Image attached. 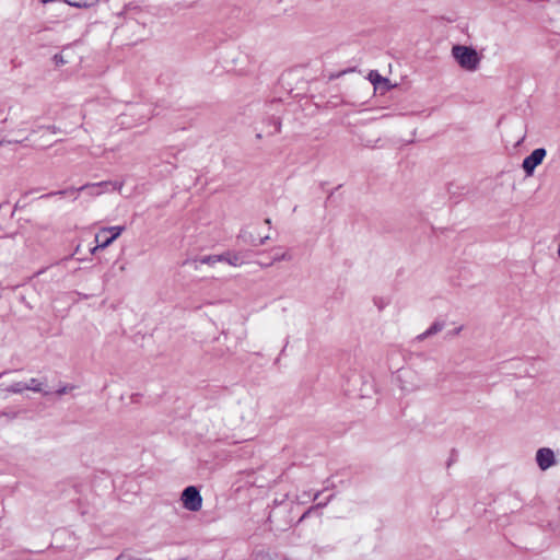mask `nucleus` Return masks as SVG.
I'll use <instances>...</instances> for the list:
<instances>
[{"mask_svg": "<svg viewBox=\"0 0 560 560\" xmlns=\"http://www.w3.org/2000/svg\"><path fill=\"white\" fill-rule=\"evenodd\" d=\"M221 261H225L231 266L237 267L243 264L241 255L237 253L226 252L220 255Z\"/></svg>", "mask_w": 560, "mask_h": 560, "instance_id": "nucleus-10", "label": "nucleus"}, {"mask_svg": "<svg viewBox=\"0 0 560 560\" xmlns=\"http://www.w3.org/2000/svg\"><path fill=\"white\" fill-rule=\"evenodd\" d=\"M238 240H241L243 243L245 244H249L252 246H260V245H264L269 238L270 236L269 235H266L264 237H256L254 235V233H252L250 231H247V230H241L240 234H238Z\"/></svg>", "mask_w": 560, "mask_h": 560, "instance_id": "nucleus-8", "label": "nucleus"}, {"mask_svg": "<svg viewBox=\"0 0 560 560\" xmlns=\"http://www.w3.org/2000/svg\"><path fill=\"white\" fill-rule=\"evenodd\" d=\"M536 464L540 470L545 471L550 467L557 465L555 452L550 447H540L536 452Z\"/></svg>", "mask_w": 560, "mask_h": 560, "instance_id": "nucleus-6", "label": "nucleus"}, {"mask_svg": "<svg viewBox=\"0 0 560 560\" xmlns=\"http://www.w3.org/2000/svg\"><path fill=\"white\" fill-rule=\"evenodd\" d=\"M4 143H12V141H4V140H0V145L4 144Z\"/></svg>", "mask_w": 560, "mask_h": 560, "instance_id": "nucleus-22", "label": "nucleus"}, {"mask_svg": "<svg viewBox=\"0 0 560 560\" xmlns=\"http://www.w3.org/2000/svg\"><path fill=\"white\" fill-rule=\"evenodd\" d=\"M290 258L291 257L287 253H283V254L279 255V256L275 257V260L276 261H279V260H290Z\"/></svg>", "mask_w": 560, "mask_h": 560, "instance_id": "nucleus-18", "label": "nucleus"}, {"mask_svg": "<svg viewBox=\"0 0 560 560\" xmlns=\"http://www.w3.org/2000/svg\"><path fill=\"white\" fill-rule=\"evenodd\" d=\"M396 381L399 388L405 393H413L422 387L419 374L410 369H401L397 372Z\"/></svg>", "mask_w": 560, "mask_h": 560, "instance_id": "nucleus-3", "label": "nucleus"}, {"mask_svg": "<svg viewBox=\"0 0 560 560\" xmlns=\"http://www.w3.org/2000/svg\"><path fill=\"white\" fill-rule=\"evenodd\" d=\"M68 390H69V387L65 386V387H62V388L58 389V390H57V394H58V395H63V394H66Z\"/></svg>", "mask_w": 560, "mask_h": 560, "instance_id": "nucleus-20", "label": "nucleus"}, {"mask_svg": "<svg viewBox=\"0 0 560 560\" xmlns=\"http://www.w3.org/2000/svg\"><path fill=\"white\" fill-rule=\"evenodd\" d=\"M125 226H109L103 228L95 235V241L98 243L95 247L91 248V254H95L98 249L108 247L120 234L124 232Z\"/></svg>", "mask_w": 560, "mask_h": 560, "instance_id": "nucleus-4", "label": "nucleus"}, {"mask_svg": "<svg viewBox=\"0 0 560 560\" xmlns=\"http://www.w3.org/2000/svg\"><path fill=\"white\" fill-rule=\"evenodd\" d=\"M247 405H248V407H249V410H248V412H247L246 415H242V418H243V419H246V418H247V419H249V418H252V417L255 415V411H256V408H255V404H254V401L249 400Z\"/></svg>", "mask_w": 560, "mask_h": 560, "instance_id": "nucleus-16", "label": "nucleus"}, {"mask_svg": "<svg viewBox=\"0 0 560 560\" xmlns=\"http://www.w3.org/2000/svg\"><path fill=\"white\" fill-rule=\"evenodd\" d=\"M24 385L27 386L26 390H33V392H42V383L37 378H31L27 383H24Z\"/></svg>", "mask_w": 560, "mask_h": 560, "instance_id": "nucleus-14", "label": "nucleus"}, {"mask_svg": "<svg viewBox=\"0 0 560 560\" xmlns=\"http://www.w3.org/2000/svg\"><path fill=\"white\" fill-rule=\"evenodd\" d=\"M46 130L51 133H57L59 131V128H57L56 126H49L46 128Z\"/></svg>", "mask_w": 560, "mask_h": 560, "instance_id": "nucleus-19", "label": "nucleus"}, {"mask_svg": "<svg viewBox=\"0 0 560 560\" xmlns=\"http://www.w3.org/2000/svg\"><path fill=\"white\" fill-rule=\"evenodd\" d=\"M182 502L186 510L197 512L202 506V498L194 486L187 487L182 493Z\"/></svg>", "mask_w": 560, "mask_h": 560, "instance_id": "nucleus-5", "label": "nucleus"}, {"mask_svg": "<svg viewBox=\"0 0 560 560\" xmlns=\"http://www.w3.org/2000/svg\"><path fill=\"white\" fill-rule=\"evenodd\" d=\"M444 327V324L441 323V322H435L431 325V327L429 329H427L424 332H422L421 335L418 336V339L419 340H424L435 334H438L439 331H441Z\"/></svg>", "mask_w": 560, "mask_h": 560, "instance_id": "nucleus-11", "label": "nucleus"}, {"mask_svg": "<svg viewBox=\"0 0 560 560\" xmlns=\"http://www.w3.org/2000/svg\"><path fill=\"white\" fill-rule=\"evenodd\" d=\"M558 255L560 257V242H559V245H558Z\"/></svg>", "mask_w": 560, "mask_h": 560, "instance_id": "nucleus-24", "label": "nucleus"}, {"mask_svg": "<svg viewBox=\"0 0 560 560\" xmlns=\"http://www.w3.org/2000/svg\"><path fill=\"white\" fill-rule=\"evenodd\" d=\"M452 56L459 67L466 71H476L480 66L481 57L472 47L454 45L452 47Z\"/></svg>", "mask_w": 560, "mask_h": 560, "instance_id": "nucleus-2", "label": "nucleus"}, {"mask_svg": "<svg viewBox=\"0 0 560 560\" xmlns=\"http://www.w3.org/2000/svg\"><path fill=\"white\" fill-rule=\"evenodd\" d=\"M27 386L24 385V382H16L10 386L7 387V392L13 393V394H21L24 390H26Z\"/></svg>", "mask_w": 560, "mask_h": 560, "instance_id": "nucleus-13", "label": "nucleus"}, {"mask_svg": "<svg viewBox=\"0 0 560 560\" xmlns=\"http://www.w3.org/2000/svg\"><path fill=\"white\" fill-rule=\"evenodd\" d=\"M68 4L75 8H90L100 2V0H63Z\"/></svg>", "mask_w": 560, "mask_h": 560, "instance_id": "nucleus-12", "label": "nucleus"}, {"mask_svg": "<svg viewBox=\"0 0 560 560\" xmlns=\"http://www.w3.org/2000/svg\"><path fill=\"white\" fill-rule=\"evenodd\" d=\"M265 223H266V224H270V223H271V220H270V219H266V220H265Z\"/></svg>", "mask_w": 560, "mask_h": 560, "instance_id": "nucleus-23", "label": "nucleus"}, {"mask_svg": "<svg viewBox=\"0 0 560 560\" xmlns=\"http://www.w3.org/2000/svg\"><path fill=\"white\" fill-rule=\"evenodd\" d=\"M546 156V150L542 148L535 149L523 161V170L530 176L534 170L542 162Z\"/></svg>", "mask_w": 560, "mask_h": 560, "instance_id": "nucleus-7", "label": "nucleus"}, {"mask_svg": "<svg viewBox=\"0 0 560 560\" xmlns=\"http://www.w3.org/2000/svg\"><path fill=\"white\" fill-rule=\"evenodd\" d=\"M115 560H142V559L133 557L127 552H121Z\"/></svg>", "mask_w": 560, "mask_h": 560, "instance_id": "nucleus-17", "label": "nucleus"}, {"mask_svg": "<svg viewBox=\"0 0 560 560\" xmlns=\"http://www.w3.org/2000/svg\"><path fill=\"white\" fill-rule=\"evenodd\" d=\"M122 186H124L122 182H113V180H104V182H100V183H86L79 188L71 187V188H68L65 190L49 192L47 195H44L43 197H51L55 195H65L67 192H72V191H86L89 194V196L96 197V196H101V195L109 191V188H110V190H117L120 192L122 189Z\"/></svg>", "mask_w": 560, "mask_h": 560, "instance_id": "nucleus-1", "label": "nucleus"}, {"mask_svg": "<svg viewBox=\"0 0 560 560\" xmlns=\"http://www.w3.org/2000/svg\"><path fill=\"white\" fill-rule=\"evenodd\" d=\"M368 79L375 89H383L388 91L394 86L390 84V81L387 78L382 77L376 70L370 71Z\"/></svg>", "mask_w": 560, "mask_h": 560, "instance_id": "nucleus-9", "label": "nucleus"}, {"mask_svg": "<svg viewBox=\"0 0 560 560\" xmlns=\"http://www.w3.org/2000/svg\"><path fill=\"white\" fill-rule=\"evenodd\" d=\"M55 60H56L57 62H60V63H62V62H63L62 57H61V56H59V55H56V56H55Z\"/></svg>", "mask_w": 560, "mask_h": 560, "instance_id": "nucleus-21", "label": "nucleus"}, {"mask_svg": "<svg viewBox=\"0 0 560 560\" xmlns=\"http://www.w3.org/2000/svg\"><path fill=\"white\" fill-rule=\"evenodd\" d=\"M201 264H205V265H214L217 262H220L221 261V258H220V255H209V256H205L202 258H200L199 260Z\"/></svg>", "mask_w": 560, "mask_h": 560, "instance_id": "nucleus-15", "label": "nucleus"}]
</instances>
